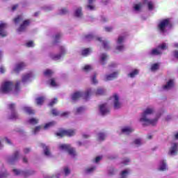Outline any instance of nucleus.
<instances>
[{
  "mask_svg": "<svg viewBox=\"0 0 178 178\" xmlns=\"http://www.w3.org/2000/svg\"><path fill=\"white\" fill-rule=\"evenodd\" d=\"M95 170V167H91L86 170V173H92Z\"/></svg>",
  "mask_w": 178,
  "mask_h": 178,
  "instance_id": "5fc2aeb1",
  "label": "nucleus"
},
{
  "mask_svg": "<svg viewBox=\"0 0 178 178\" xmlns=\"http://www.w3.org/2000/svg\"><path fill=\"white\" fill-rule=\"evenodd\" d=\"M5 72H6V70L5 69V67L1 66L0 67V73L1 74H3V73H5Z\"/></svg>",
  "mask_w": 178,
  "mask_h": 178,
  "instance_id": "e2e57ef3",
  "label": "nucleus"
},
{
  "mask_svg": "<svg viewBox=\"0 0 178 178\" xmlns=\"http://www.w3.org/2000/svg\"><path fill=\"white\" fill-rule=\"evenodd\" d=\"M101 159H102V156H97L95 158V163H98V162H99V161H101Z\"/></svg>",
  "mask_w": 178,
  "mask_h": 178,
  "instance_id": "680f3d73",
  "label": "nucleus"
},
{
  "mask_svg": "<svg viewBox=\"0 0 178 178\" xmlns=\"http://www.w3.org/2000/svg\"><path fill=\"white\" fill-rule=\"evenodd\" d=\"M20 86V82L18 81L16 83L15 85V90L14 91V94L16 95V94H17V92H19V90H20V88H19V86Z\"/></svg>",
  "mask_w": 178,
  "mask_h": 178,
  "instance_id": "de8ad7c7",
  "label": "nucleus"
},
{
  "mask_svg": "<svg viewBox=\"0 0 178 178\" xmlns=\"http://www.w3.org/2000/svg\"><path fill=\"white\" fill-rule=\"evenodd\" d=\"M159 170L164 172V170H168V165H166V161H161L159 164Z\"/></svg>",
  "mask_w": 178,
  "mask_h": 178,
  "instance_id": "5701e85b",
  "label": "nucleus"
},
{
  "mask_svg": "<svg viewBox=\"0 0 178 178\" xmlns=\"http://www.w3.org/2000/svg\"><path fill=\"white\" fill-rule=\"evenodd\" d=\"M147 8L149 10H152V9H154V3L152 1H149L147 3Z\"/></svg>",
  "mask_w": 178,
  "mask_h": 178,
  "instance_id": "3c124183",
  "label": "nucleus"
},
{
  "mask_svg": "<svg viewBox=\"0 0 178 178\" xmlns=\"http://www.w3.org/2000/svg\"><path fill=\"white\" fill-rule=\"evenodd\" d=\"M44 178H58V176L54 175V176H49V175H46Z\"/></svg>",
  "mask_w": 178,
  "mask_h": 178,
  "instance_id": "774afa93",
  "label": "nucleus"
},
{
  "mask_svg": "<svg viewBox=\"0 0 178 178\" xmlns=\"http://www.w3.org/2000/svg\"><path fill=\"white\" fill-rule=\"evenodd\" d=\"M104 30L107 33H111V31H113V28L112 26H106V27H104Z\"/></svg>",
  "mask_w": 178,
  "mask_h": 178,
  "instance_id": "6e6d98bb",
  "label": "nucleus"
},
{
  "mask_svg": "<svg viewBox=\"0 0 178 178\" xmlns=\"http://www.w3.org/2000/svg\"><path fill=\"white\" fill-rule=\"evenodd\" d=\"M105 138H106V134L102 132L98 134L97 140H99V141H104Z\"/></svg>",
  "mask_w": 178,
  "mask_h": 178,
  "instance_id": "72a5a7b5",
  "label": "nucleus"
},
{
  "mask_svg": "<svg viewBox=\"0 0 178 178\" xmlns=\"http://www.w3.org/2000/svg\"><path fill=\"white\" fill-rule=\"evenodd\" d=\"M19 155H20L19 152H15L13 156H10L7 158V162L10 165H13L14 162H16L19 159Z\"/></svg>",
  "mask_w": 178,
  "mask_h": 178,
  "instance_id": "f8f14e48",
  "label": "nucleus"
},
{
  "mask_svg": "<svg viewBox=\"0 0 178 178\" xmlns=\"http://www.w3.org/2000/svg\"><path fill=\"white\" fill-rule=\"evenodd\" d=\"M122 163L123 165H129V163H130V159H124L123 161H122Z\"/></svg>",
  "mask_w": 178,
  "mask_h": 178,
  "instance_id": "13d9d810",
  "label": "nucleus"
},
{
  "mask_svg": "<svg viewBox=\"0 0 178 178\" xmlns=\"http://www.w3.org/2000/svg\"><path fill=\"white\" fill-rule=\"evenodd\" d=\"M8 108L11 111V114L9 115L8 118L12 120L17 119L19 115H17V113L15 111V104H9Z\"/></svg>",
  "mask_w": 178,
  "mask_h": 178,
  "instance_id": "4468645a",
  "label": "nucleus"
},
{
  "mask_svg": "<svg viewBox=\"0 0 178 178\" xmlns=\"http://www.w3.org/2000/svg\"><path fill=\"white\" fill-rule=\"evenodd\" d=\"M94 94L92 89L88 88L85 92H76L72 94V101H77L79 98H83V99H87L90 98L91 95Z\"/></svg>",
  "mask_w": 178,
  "mask_h": 178,
  "instance_id": "f03ea898",
  "label": "nucleus"
},
{
  "mask_svg": "<svg viewBox=\"0 0 178 178\" xmlns=\"http://www.w3.org/2000/svg\"><path fill=\"white\" fill-rule=\"evenodd\" d=\"M155 113L154 107L146 108L140 115L139 122L143 126H156L158 120L161 118V114H157L156 117L152 118V115Z\"/></svg>",
  "mask_w": 178,
  "mask_h": 178,
  "instance_id": "f257e3e1",
  "label": "nucleus"
},
{
  "mask_svg": "<svg viewBox=\"0 0 178 178\" xmlns=\"http://www.w3.org/2000/svg\"><path fill=\"white\" fill-rule=\"evenodd\" d=\"M66 54V49L63 46L60 47V54H51L50 58L53 59V60H59L63 55Z\"/></svg>",
  "mask_w": 178,
  "mask_h": 178,
  "instance_id": "9d476101",
  "label": "nucleus"
},
{
  "mask_svg": "<svg viewBox=\"0 0 178 178\" xmlns=\"http://www.w3.org/2000/svg\"><path fill=\"white\" fill-rule=\"evenodd\" d=\"M124 41V37L123 36H119L118 39L117 40V46L116 49L117 51H119L120 52L122 51H124V44H123Z\"/></svg>",
  "mask_w": 178,
  "mask_h": 178,
  "instance_id": "9b49d317",
  "label": "nucleus"
},
{
  "mask_svg": "<svg viewBox=\"0 0 178 178\" xmlns=\"http://www.w3.org/2000/svg\"><path fill=\"white\" fill-rule=\"evenodd\" d=\"M33 79H34V74L29 72L22 76V83L24 84H26V83H30Z\"/></svg>",
  "mask_w": 178,
  "mask_h": 178,
  "instance_id": "2eb2a0df",
  "label": "nucleus"
},
{
  "mask_svg": "<svg viewBox=\"0 0 178 178\" xmlns=\"http://www.w3.org/2000/svg\"><path fill=\"white\" fill-rule=\"evenodd\" d=\"M134 145H136V147H140V145H143V140L141 138H136L133 141Z\"/></svg>",
  "mask_w": 178,
  "mask_h": 178,
  "instance_id": "f704fd0d",
  "label": "nucleus"
},
{
  "mask_svg": "<svg viewBox=\"0 0 178 178\" xmlns=\"http://www.w3.org/2000/svg\"><path fill=\"white\" fill-rule=\"evenodd\" d=\"M134 131V129L131 127H124L121 129V133L125 136H129Z\"/></svg>",
  "mask_w": 178,
  "mask_h": 178,
  "instance_id": "aec40b11",
  "label": "nucleus"
},
{
  "mask_svg": "<svg viewBox=\"0 0 178 178\" xmlns=\"http://www.w3.org/2000/svg\"><path fill=\"white\" fill-rule=\"evenodd\" d=\"M168 49V44L163 43L160 44L157 48L153 49L152 51L149 52V54L152 56L155 55H161L162 51Z\"/></svg>",
  "mask_w": 178,
  "mask_h": 178,
  "instance_id": "0eeeda50",
  "label": "nucleus"
},
{
  "mask_svg": "<svg viewBox=\"0 0 178 178\" xmlns=\"http://www.w3.org/2000/svg\"><path fill=\"white\" fill-rule=\"evenodd\" d=\"M158 27L161 33L166 32V29H170V27H172V24L170 23V19H166L162 20L159 24Z\"/></svg>",
  "mask_w": 178,
  "mask_h": 178,
  "instance_id": "39448f33",
  "label": "nucleus"
},
{
  "mask_svg": "<svg viewBox=\"0 0 178 178\" xmlns=\"http://www.w3.org/2000/svg\"><path fill=\"white\" fill-rule=\"evenodd\" d=\"M178 152V144L177 143H172L169 150V154L172 156L174 155H177Z\"/></svg>",
  "mask_w": 178,
  "mask_h": 178,
  "instance_id": "6ab92c4d",
  "label": "nucleus"
},
{
  "mask_svg": "<svg viewBox=\"0 0 178 178\" xmlns=\"http://www.w3.org/2000/svg\"><path fill=\"white\" fill-rule=\"evenodd\" d=\"M83 56H88L91 54V49H85L81 52Z\"/></svg>",
  "mask_w": 178,
  "mask_h": 178,
  "instance_id": "58836bf2",
  "label": "nucleus"
},
{
  "mask_svg": "<svg viewBox=\"0 0 178 178\" xmlns=\"http://www.w3.org/2000/svg\"><path fill=\"white\" fill-rule=\"evenodd\" d=\"M143 8V3H136L133 6V9L134 12L136 13H138V12H141V9Z\"/></svg>",
  "mask_w": 178,
  "mask_h": 178,
  "instance_id": "bb28decb",
  "label": "nucleus"
},
{
  "mask_svg": "<svg viewBox=\"0 0 178 178\" xmlns=\"http://www.w3.org/2000/svg\"><path fill=\"white\" fill-rule=\"evenodd\" d=\"M96 95H104L105 94V89L104 88H97V90L95 92Z\"/></svg>",
  "mask_w": 178,
  "mask_h": 178,
  "instance_id": "4c0bfd02",
  "label": "nucleus"
},
{
  "mask_svg": "<svg viewBox=\"0 0 178 178\" xmlns=\"http://www.w3.org/2000/svg\"><path fill=\"white\" fill-rule=\"evenodd\" d=\"M57 103H58V99L54 98L49 102V106H54V105L56 104Z\"/></svg>",
  "mask_w": 178,
  "mask_h": 178,
  "instance_id": "09e8293b",
  "label": "nucleus"
},
{
  "mask_svg": "<svg viewBox=\"0 0 178 178\" xmlns=\"http://www.w3.org/2000/svg\"><path fill=\"white\" fill-rule=\"evenodd\" d=\"M49 83L51 87H58V86L56 81H55V79H50Z\"/></svg>",
  "mask_w": 178,
  "mask_h": 178,
  "instance_id": "49530a36",
  "label": "nucleus"
},
{
  "mask_svg": "<svg viewBox=\"0 0 178 178\" xmlns=\"http://www.w3.org/2000/svg\"><path fill=\"white\" fill-rule=\"evenodd\" d=\"M24 67H26V63L22 62L18 63L14 67V72H15V73H19V72H20V70H23Z\"/></svg>",
  "mask_w": 178,
  "mask_h": 178,
  "instance_id": "4be33fe9",
  "label": "nucleus"
},
{
  "mask_svg": "<svg viewBox=\"0 0 178 178\" xmlns=\"http://www.w3.org/2000/svg\"><path fill=\"white\" fill-rule=\"evenodd\" d=\"M173 86H175V81L173 79H171L163 86V90L164 91H169V90H172V88H173Z\"/></svg>",
  "mask_w": 178,
  "mask_h": 178,
  "instance_id": "412c9836",
  "label": "nucleus"
},
{
  "mask_svg": "<svg viewBox=\"0 0 178 178\" xmlns=\"http://www.w3.org/2000/svg\"><path fill=\"white\" fill-rule=\"evenodd\" d=\"M23 111L26 113H28V115H33L35 113L34 110H33V108H31V107H29V106H24Z\"/></svg>",
  "mask_w": 178,
  "mask_h": 178,
  "instance_id": "c756f323",
  "label": "nucleus"
},
{
  "mask_svg": "<svg viewBox=\"0 0 178 178\" xmlns=\"http://www.w3.org/2000/svg\"><path fill=\"white\" fill-rule=\"evenodd\" d=\"M96 39L98 40L99 42H102L104 49H109V42H108V41L103 40L102 38H96Z\"/></svg>",
  "mask_w": 178,
  "mask_h": 178,
  "instance_id": "cd10ccee",
  "label": "nucleus"
},
{
  "mask_svg": "<svg viewBox=\"0 0 178 178\" xmlns=\"http://www.w3.org/2000/svg\"><path fill=\"white\" fill-rule=\"evenodd\" d=\"M108 176H112V175H115V169H113V168H110L108 170Z\"/></svg>",
  "mask_w": 178,
  "mask_h": 178,
  "instance_id": "8fccbe9b",
  "label": "nucleus"
},
{
  "mask_svg": "<svg viewBox=\"0 0 178 178\" xmlns=\"http://www.w3.org/2000/svg\"><path fill=\"white\" fill-rule=\"evenodd\" d=\"M172 119H173V117L171 115H168L165 118V120L167 122H169V120H172Z\"/></svg>",
  "mask_w": 178,
  "mask_h": 178,
  "instance_id": "338daca9",
  "label": "nucleus"
},
{
  "mask_svg": "<svg viewBox=\"0 0 178 178\" xmlns=\"http://www.w3.org/2000/svg\"><path fill=\"white\" fill-rule=\"evenodd\" d=\"M99 113L102 116L108 115L109 113V107L107 104H102L99 106Z\"/></svg>",
  "mask_w": 178,
  "mask_h": 178,
  "instance_id": "a211bd4d",
  "label": "nucleus"
},
{
  "mask_svg": "<svg viewBox=\"0 0 178 178\" xmlns=\"http://www.w3.org/2000/svg\"><path fill=\"white\" fill-rule=\"evenodd\" d=\"M40 130H41V127H36L33 131V134H37V133H39Z\"/></svg>",
  "mask_w": 178,
  "mask_h": 178,
  "instance_id": "4d7b16f0",
  "label": "nucleus"
},
{
  "mask_svg": "<svg viewBox=\"0 0 178 178\" xmlns=\"http://www.w3.org/2000/svg\"><path fill=\"white\" fill-rule=\"evenodd\" d=\"M23 15H18L14 19L15 24H19V23H22V22H23Z\"/></svg>",
  "mask_w": 178,
  "mask_h": 178,
  "instance_id": "c9c22d12",
  "label": "nucleus"
},
{
  "mask_svg": "<svg viewBox=\"0 0 178 178\" xmlns=\"http://www.w3.org/2000/svg\"><path fill=\"white\" fill-rule=\"evenodd\" d=\"M13 87V83L10 81H6L3 83L0 87V92L3 94H8V92L12 90Z\"/></svg>",
  "mask_w": 178,
  "mask_h": 178,
  "instance_id": "6e6552de",
  "label": "nucleus"
},
{
  "mask_svg": "<svg viewBox=\"0 0 178 178\" xmlns=\"http://www.w3.org/2000/svg\"><path fill=\"white\" fill-rule=\"evenodd\" d=\"M84 38L86 41H91L92 40H94L95 38H94V35L88 34L84 37Z\"/></svg>",
  "mask_w": 178,
  "mask_h": 178,
  "instance_id": "37998d69",
  "label": "nucleus"
},
{
  "mask_svg": "<svg viewBox=\"0 0 178 178\" xmlns=\"http://www.w3.org/2000/svg\"><path fill=\"white\" fill-rule=\"evenodd\" d=\"M56 137H59L62 138V137H65L67 136V137H73V136H76V130L74 129H67V130H63L60 132H57L56 134Z\"/></svg>",
  "mask_w": 178,
  "mask_h": 178,
  "instance_id": "1a4fd4ad",
  "label": "nucleus"
},
{
  "mask_svg": "<svg viewBox=\"0 0 178 178\" xmlns=\"http://www.w3.org/2000/svg\"><path fill=\"white\" fill-rule=\"evenodd\" d=\"M26 47H28L29 48H31V47H34V42H33V41H30L27 42Z\"/></svg>",
  "mask_w": 178,
  "mask_h": 178,
  "instance_id": "052dcab7",
  "label": "nucleus"
},
{
  "mask_svg": "<svg viewBox=\"0 0 178 178\" xmlns=\"http://www.w3.org/2000/svg\"><path fill=\"white\" fill-rule=\"evenodd\" d=\"M45 98L44 97H38L36 99V104L37 105H42L44 103Z\"/></svg>",
  "mask_w": 178,
  "mask_h": 178,
  "instance_id": "ea45409f",
  "label": "nucleus"
},
{
  "mask_svg": "<svg viewBox=\"0 0 178 178\" xmlns=\"http://www.w3.org/2000/svg\"><path fill=\"white\" fill-rule=\"evenodd\" d=\"M94 1L95 0H88L89 5L86 6L88 10H95V6L91 5V3L94 2Z\"/></svg>",
  "mask_w": 178,
  "mask_h": 178,
  "instance_id": "473e14b6",
  "label": "nucleus"
},
{
  "mask_svg": "<svg viewBox=\"0 0 178 178\" xmlns=\"http://www.w3.org/2000/svg\"><path fill=\"white\" fill-rule=\"evenodd\" d=\"M118 76H119V72L116 71L111 74H106L104 77V81H111V80H115V79H117Z\"/></svg>",
  "mask_w": 178,
  "mask_h": 178,
  "instance_id": "ddd939ff",
  "label": "nucleus"
},
{
  "mask_svg": "<svg viewBox=\"0 0 178 178\" xmlns=\"http://www.w3.org/2000/svg\"><path fill=\"white\" fill-rule=\"evenodd\" d=\"M129 173H130V170L129 169L122 171L120 178H127Z\"/></svg>",
  "mask_w": 178,
  "mask_h": 178,
  "instance_id": "e433bc0d",
  "label": "nucleus"
},
{
  "mask_svg": "<svg viewBox=\"0 0 178 178\" xmlns=\"http://www.w3.org/2000/svg\"><path fill=\"white\" fill-rule=\"evenodd\" d=\"M92 82L93 84H97L98 83V80H97V76L96 75H94L92 77Z\"/></svg>",
  "mask_w": 178,
  "mask_h": 178,
  "instance_id": "bf43d9fd",
  "label": "nucleus"
},
{
  "mask_svg": "<svg viewBox=\"0 0 178 178\" xmlns=\"http://www.w3.org/2000/svg\"><path fill=\"white\" fill-rule=\"evenodd\" d=\"M75 17H81L83 16V11L81 7L77 8L74 11Z\"/></svg>",
  "mask_w": 178,
  "mask_h": 178,
  "instance_id": "c85d7f7f",
  "label": "nucleus"
},
{
  "mask_svg": "<svg viewBox=\"0 0 178 178\" xmlns=\"http://www.w3.org/2000/svg\"><path fill=\"white\" fill-rule=\"evenodd\" d=\"M51 112H52V115H54V116H58V115H59V112L57 111L56 109H53Z\"/></svg>",
  "mask_w": 178,
  "mask_h": 178,
  "instance_id": "0e129e2a",
  "label": "nucleus"
},
{
  "mask_svg": "<svg viewBox=\"0 0 178 178\" xmlns=\"http://www.w3.org/2000/svg\"><path fill=\"white\" fill-rule=\"evenodd\" d=\"M29 124H37L38 123V119L32 118L28 120Z\"/></svg>",
  "mask_w": 178,
  "mask_h": 178,
  "instance_id": "79ce46f5",
  "label": "nucleus"
},
{
  "mask_svg": "<svg viewBox=\"0 0 178 178\" xmlns=\"http://www.w3.org/2000/svg\"><path fill=\"white\" fill-rule=\"evenodd\" d=\"M67 9H66V8H61L60 10H59V12H58V13L60 14V15H66L67 13Z\"/></svg>",
  "mask_w": 178,
  "mask_h": 178,
  "instance_id": "864d4df0",
  "label": "nucleus"
},
{
  "mask_svg": "<svg viewBox=\"0 0 178 178\" xmlns=\"http://www.w3.org/2000/svg\"><path fill=\"white\" fill-rule=\"evenodd\" d=\"M44 76L49 77V76H52L54 74V72L51 70H47L44 72Z\"/></svg>",
  "mask_w": 178,
  "mask_h": 178,
  "instance_id": "a18cd8bd",
  "label": "nucleus"
},
{
  "mask_svg": "<svg viewBox=\"0 0 178 178\" xmlns=\"http://www.w3.org/2000/svg\"><path fill=\"white\" fill-rule=\"evenodd\" d=\"M13 173L15 176H22V177L26 178L32 175H34V170H22L19 169H13Z\"/></svg>",
  "mask_w": 178,
  "mask_h": 178,
  "instance_id": "20e7f679",
  "label": "nucleus"
},
{
  "mask_svg": "<svg viewBox=\"0 0 178 178\" xmlns=\"http://www.w3.org/2000/svg\"><path fill=\"white\" fill-rule=\"evenodd\" d=\"M30 26V20L27 19L23 22V23L20 25L19 28L17 29L18 33H23V31H26L27 27Z\"/></svg>",
  "mask_w": 178,
  "mask_h": 178,
  "instance_id": "f3484780",
  "label": "nucleus"
},
{
  "mask_svg": "<svg viewBox=\"0 0 178 178\" xmlns=\"http://www.w3.org/2000/svg\"><path fill=\"white\" fill-rule=\"evenodd\" d=\"M8 27V24L5 22H0V36L6 37L8 35V32H6V29Z\"/></svg>",
  "mask_w": 178,
  "mask_h": 178,
  "instance_id": "dca6fc26",
  "label": "nucleus"
},
{
  "mask_svg": "<svg viewBox=\"0 0 178 178\" xmlns=\"http://www.w3.org/2000/svg\"><path fill=\"white\" fill-rule=\"evenodd\" d=\"M64 175L65 176H69V175H70V169H69V168H64Z\"/></svg>",
  "mask_w": 178,
  "mask_h": 178,
  "instance_id": "603ef678",
  "label": "nucleus"
},
{
  "mask_svg": "<svg viewBox=\"0 0 178 178\" xmlns=\"http://www.w3.org/2000/svg\"><path fill=\"white\" fill-rule=\"evenodd\" d=\"M83 72H90V70H92V66L90 65H86L83 67Z\"/></svg>",
  "mask_w": 178,
  "mask_h": 178,
  "instance_id": "c03bdc74",
  "label": "nucleus"
},
{
  "mask_svg": "<svg viewBox=\"0 0 178 178\" xmlns=\"http://www.w3.org/2000/svg\"><path fill=\"white\" fill-rule=\"evenodd\" d=\"M55 124H56V122H55V121H51L50 122L45 124L44 126V130H48V129H51V127H54Z\"/></svg>",
  "mask_w": 178,
  "mask_h": 178,
  "instance_id": "2f4dec72",
  "label": "nucleus"
},
{
  "mask_svg": "<svg viewBox=\"0 0 178 178\" xmlns=\"http://www.w3.org/2000/svg\"><path fill=\"white\" fill-rule=\"evenodd\" d=\"M58 148L60 151L68 152L72 156H76V150H74V148L70 147V145L61 144L58 145Z\"/></svg>",
  "mask_w": 178,
  "mask_h": 178,
  "instance_id": "423d86ee",
  "label": "nucleus"
},
{
  "mask_svg": "<svg viewBox=\"0 0 178 178\" xmlns=\"http://www.w3.org/2000/svg\"><path fill=\"white\" fill-rule=\"evenodd\" d=\"M111 101L113 105L114 109H120L123 106L122 101H120V95L118 93H114L111 97Z\"/></svg>",
  "mask_w": 178,
  "mask_h": 178,
  "instance_id": "7ed1b4c3",
  "label": "nucleus"
},
{
  "mask_svg": "<svg viewBox=\"0 0 178 178\" xmlns=\"http://www.w3.org/2000/svg\"><path fill=\"white\" fill-rule=\"evenodd\" d=\"M84 111V108L83 107H79L76 108V113H81Z\"/></svg>",
  "mask_w": 178,
  "mask_h": 178,
  "instance_id": "69168bd1",
  "label": "nucleus"
},
{
  "mask_svg": "<svg viewBox=\"0 0 178 178\" xmlns=\"http://www.w3.org/2000/svg\"><path fill=\"white\" fill-rule=\"evenodd\" d=\"M150 69H151L152 72H156V70H158V69H159V63H154V64L152 65Z\"/></svg>",
  "mask_w": 178,
  "mask_h": 178,
  "instance_id": "a19ab883",
  "label": "nucleus"
},
{
  "mask_svg": "<svg viewBox=\"0 0 178 178\" xmlns=\"http://www.w3.org/2000/svg\"><path fill=\"white\" fill-rule=\"evenodd\" d=\"M108 60V56L105 54H102L99 56V62L101 65H105L106 63V60Z\"/></svg>",
  "mask_w": 178,
  "mask_h": 178,
  "instance_id": "393cba45",
  "label": "nucleus"
},
{
  "mask_svg": "<svg viewBox=\"0 0 178 178\" xmlns=\"http://www.w3.org/2000/svg\"><path fill=\"white\" fill-rule=\"evenodd\" d=\"M42 148L44 149V154L45 156H47L48 158H51L52 156V154H51V151L49 150V147L48 146H45V145L42 144Z\"/></svg>",
  "mask_w": 178,
  "mask_h": 178,
  "instance_id": "b1692460",
  "label": "nucleus"
},
{
  "mask_svg": "<svg viewBox=\"0 0 178 178\" xmlns=\"http://www.w3.org/2000/svg\"><path fill=\"white\" fill-rule=\"evenodd\" d=\"M139 72L140 71L138 70H134L129 72L127 76L128 77H130V79H134V77H136V76H137Z\"/></svg>",
  "mask_w": 178,
  "mask_h": 178,
  "instance_id": "7c9ffc66",
  "label": "nucleus"
},
{
  "mask_svg": "<svg viewBox=\"0 0 178 178\" xmlns=\"http://www.w3.org/2000/svg\"><path fill=\"white\" fill-rule=\"evenodd\" d=\"M8 176H9V172H8L5 168L0 169V178H6Z\"/></svg>",
  "mask_w": 178,
  "mask_h": 178,
  "instance_id": "a878e982",
  "label": "nucleus"
}]
</instances>
